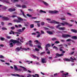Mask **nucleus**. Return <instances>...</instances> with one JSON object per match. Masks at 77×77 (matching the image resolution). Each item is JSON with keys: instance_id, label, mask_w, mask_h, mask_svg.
Instances as JSON below:
<instances>
[{"instance_id": "1", "label": "nucleus", "mask_w": 77, "mask_h": 77, "mask_svg": "<svg viewBox=\"0 0 77 77\" xmlns=\"http://www.w3.org/2000/svg\"><path fill=\"white\" fill-rule=\"evenodd\" d=\"M16 43H17L19 44H21L19 41L11 39L10 41L9 45L10 47H12L14 46V45L16 44Z\"/></svg>"}, {"instance_id": "2", "label": "nucleus", "mask_w": 77, "mask_h": 77, "mask_svg": "<svg viewBox=\"0 0 77 77\" xmlns=\"http://www.w3.org/2000/svg\"><path fill=\"white\" fill-rule=\"evenodd\" d=\"M17 18L18 20L15 19L14 20V21L16 23H21V21H23V19L21 17H17Z\"/></svg>"}, {"instance_id": "3", "label": "nucleus", "mask_w": 77, "mask_h": 77, "mask_svg": "<svg viewBox=\"0 0 77 77\" xmlns=\"http://www.w3.org/2000/svg\"><path fill=\"white\" fill-rule=\"evenodd\" d=\"M62 38H67L71 37V35L68 34H63L62 35Z\"/></svg>"}, {"instance_id": "4", "label": "nucleus", "mask_w": 77, "mask_h": 77, "mask_svg": "<svg viewBox=\"0 0 77 77\" xmlns=\"http://www.w3.org/2000/svg\"><path fill=\"white\" fill-rule=\"evenodd\" d=\"M48 23H51V24H53V23H54V24H59V22L55 21L54 20H53L52 21H51L50 22H48Z\"/></svg>"}, {"instance_id": "5", "label": "nucleus", "mask_w": 77, "mask_h": 77, "mask_svg": "<svg viewBox=\"0 0 77 77\" xmlns=\"http://www.w3.org/2000/svg\"><path fill=\"white\" fill-rule=\"evenodd\" d=\"M49 13L50 14H57V13H59V11H50Z\"/></svg>"}, {"instance_id": "6", "label": "nucleus", "mask_w": 77, "mask_h": 77, "mask_svg": "<svg viewBox=\"0 0 77 77\" xmlns=\"http://www.w3.org/2000/svg\"><path fill=\"white\" fill-rule=\"evenodd\" d=\"M14 68L16 70V71H18L19 72H20V71H22V70L21 69H18V68H17V67L15 65H14Z\"/></svg>"}, {"instance_id": "7", "label": "nucleus", "mask_w": 77, "mask_h": 77, "mask_svg": "<svg viewBox=\"0 0 77 77\" xmlns=\"http://www.w3.org/2000/svg\"><path fill=\"white\" fill-rule=\"evenodd\" d=\"M2 2H3L4 3H9V1L8 0H0Z\"/></svg>"}, {"instance_id": "8", "label": "nucleus", "mask_w": 77, "mask_h": 77, "mask_svg": "<svg viewBox=\"0 0 77 77\" xmlns=\"http://www.w3.org/2000/svg\"><path fill=\"white\" fill-rule=\"evenodd\" d=\"M63 54H56V56L55 57V58H57V56H58V57H61V56H63Z\"/></svg>"}, {"instance_id": "9", "label": "nucleus", "mask_w": 77, "mask_h": 77, "mask_svg": "<svg viewBox=\"0 0 77 77\" xmlns=\"http://www.w3.org/2000/svg\"><path fill=\"white\" fill-rule=\"evenodd\" d=\"M62 48H63V47L62 46L60 48V51H62V53H65V51H63V50H62Z\"/></svg>"}, {"instance_id": "10", "label": "nucleus", "mask_w": 77, "mask_h": 77, "mask_svg": "<svg viewBox=\"0 0 77 77\" xmlns=\"http://www.w3.org/2000/svg\"><path fill=\"white\" fill-rule=\"evenodd\" d=\"M47 62V60L44 58H42V63H44Z\"/></svg>"}, {"instance_id": "11", "label": "nucleus", "mask_w": 77, "mask_h": 77, "mask_svg": "<svg viewBox=\"0 0 77 77\" xmlns=\"http://www.w3.org/2000/svg\"><path fill=\"white\" fill-rule=\"evenodd\" d=\"M48 47H50V45L49 44H47L46 45V47H45L46 51H47V50H48Z\"/></svg>"}, {"instance_id": "12", "label": "nucleus", "mask_w": 77, "mask_h": 77, "mask_svg": "<svg viewBox=\"0 0 77 77\" xmlns=\"http://www.w3.org/2000/svg\"><path fill=\"white\" fill-rule=\"evenodd\" d=\"M2 19L3 20H5V21L9 20V19L6 17H2Z\"/></svg>"}, {"instance_id": "13", "label": "nucleus", "mask_w": 77, "mask_h": 77, "mask_svg": "<svg viewBox=\"0 0 77 77\" xmlns=\"http://www.w3.org/2000/svg\"><path fill=\"white\" fill-rule=\"evenodd\" d=\"M32 40H30L29 41V44L30 46V47H33V45L32 44Z\"/></svg>"}, {"instance_id": "14", "label": "nucleus", "mask_w": 77, "mask_h": 77, "mask_svg": "<svg viewBox=\"0 0 77 77\" xmlns=\"http://www.w3.org/2000/svg\"><path fill=\"white\" fill-rule=\"evenodd\" d=\"M18 41H20H20L21 42H23L24 41V39L23 38H21L20 39V38H18Z\"/></svg>"}, {"instance_id": "15", "label": "nucleus", "mask_w": 77, "mask_h": 77, "mask_svg": "<svg viewBox=\"0 0 77 77\" xmlns=\"http://www.w3.org/2000/svg\"><path fill=\"white\" fill-rule=\"evenodd\" d=\"M21 48H22V47H20V48H17L16 49V51H20L21 49Z\"/></svg>"}, {"instance_id": "16", "label": "nucleus", "mask_w": 77, "mask_h": 77, "mask_svg": "<svg viewBox=\"0 0 77 77\" xmlns=\"http://www.w3.org/2000/svg\"><path fill=\"white\" fill-rule=\"evenodd\" d=\"M64 24L65 25H67L68 26H72V25L69 24V23L66 22H64Z\"/></svg>"}, {"instance_id": "17", "label": "nucleus", "mask_w": 77, "mask_h": 77, "mask_svg": "<svg viewBox=\"0 0 77 77\" xmlns=\"http://www.w3.org/2000/svg\"><path fill=\"white\" fill-rule=\"evenodd\" d=\"M8 11L10 12H13V11H15V9L14 8H10L8 9Z\"/></svg>"}, {"instance_id": "18", "label": "nucleus", "mask_w": 77, "mask_h": 77, "mask_svg": "<svg viewBox=\"0 0 77 77\" xmlns=\"http://www.w3.org/2000/svg\"><path fill=\"white\" fill-rule=\"evenodd\" d=\"M20 67H21V68H23V71H27V69L25 67H23L22 66H20Z\"/></svg>"}, {"instance_id": "19", "label": "nucleus", "mask_w": 77, "mask_h": 77, "mask_svg": "<svg viewBox=\"0 0 77 77\" xmlns=\"http://www.w3.org/2000/svg\"><path fill=\"white\" fill-rule=\"evenodd\" d=\"M20 11L21 12H22L23 14V17H25V18H27V17H26V16L24 15V12L22 10H20Z\"/></svg>"}, {"instance_id": "20", "label": "nucleus", "mask_w": 77, "mask_h": 77, "mask_svg": "<svg viewBox=\"0 0 77 77\" xmlns=\"http://www.w3.org/2000/svg\"><path fill=\"white\" fill-rule=\"evenodd\" d=\"M59 30H65V28L64 27H60V28H59Z\"/></svg>"}, {"instance_id": "21", "label": "nucleus", "mask_w": 77, "mask_h": 77, "mask_svg": "<svg viewBox=\"0 0 77 77\" xmlns=\"http://www.w3.org/2000/svg\"><path fill=\"white\" fill-rule=\"evenodd\" d=\"M32 76L33 77H39V75L38 74H35V75H33Z\"/></svg>"}, {"instance_id": "22", "label": "nucleus", "mask_w": 77, "mask_h": 77, "mask_svg": "<svg viewBox=\"0 0 77 77\" xmlns=\"http://www.w3.org/2000/svg\"><path fill=\"white\" fill-rule=\"evenodd\" d=\"M34 42H35L36 43H37V44H39L40 45H41V44L40 43V42H39L38 40H35L34 41Z\"/></svg>"}, {"instance_id": "23", "label": "nucleus", "mask_w": 77, "mask_h": 77, "mask_svg": "<svg viewBox=\"0 0 77 77\" xmlns=\"http://www.w3.org/2000/svg\"><path fill=\"white\" fill-rule=\"evenodd\" d=\"M71 31H72V32H74V33H77V30H76L75 29H72L71 30Z\"/></svg>"}, {"instance_id": "24", "label": "nucleus", "mask_w": 77, "mask_h": 77, "mask_svg": "<svg viewBox=\"0 0 77 77\" xmlns=\"http://www.w3.org/2000/svg\"><path fill=\"white\" fill-rule=\"evenodd\" d=\"M47 33L49 35H53V32L51 31H48L47 32Z\"/></svg>"}, {"instance_id": "25", "label": "nucleus", "mask_w": 77, "mask_h": 77, "mask_svg": "<svg viewBox=\"0 0 77 77\" xmlns=\"http://www.w3.org/2000/svg\"><path fill=\"white\" fill-rule=\"evenodd\" d=\"M63 60L64 61H70V59L68 58H64Z\"/></svg>"}, {"instance_id": "26", "label": "nucleus", "mask_w": 77, "mask_h": 77, "mask_svg": "<svg viewBox=\"0 0 77 77\" xmlns=\"http://www.w3.org/2000/svg\"><path fill=\"white\" fill-rule=\"evenodd\" d=\"M43 3L45 5V6H48V4L46 2H43Z\"/></svg>"}, {"instance_id": "27", "label": "nucleus", "mask_w": 77, "mask_h": 77, "mask_svg": "<svg viewBox=\"0 0 77 77\" xmlns=\"http://www.w3.org/2000/svg\"><path fill=\"white\" fill-rule=\"evenodd\" d=\"M66 75H68V73H66V74H65L63 75V77H66Z\"/></svg>"}, {"instance_id": "28", "label": "nucleus", "mask_w": 77, "mask_h": 77, "mask_svg": "<svg viewBox=\"0 0 77 77\" xmlns=\"http://www.w3.org/2000/svg\"><path fill=\"white\" fill-rule=\"evenodd\" d=\"M70 59L71 60H76V58H74V57H70Z\"/></svg>"}, {"instance_id": "29", "label": "nucleus", "mask_w": 77, "mask_h": 77, "mask_svg": "<svg viewBox=\"0 0 77 77\" xmlns=\"http://www.w3.org/2000/svg\"><path fill=\"white\" fill-rule=\"evenodd\" d=\"M0 38V40H1V41H5V38H3L2 37H1Z\"/></svg>"}, {"instance_id": "30", "label": "nucleus", "mask_w": 77, "mask_h": 77, "mask_svg": "<svg viewBox=\"0 0 77 77\" xmlns=\"http://www.w3.org/2000/svg\"><path fill=\"white\" fill-rule=\"evenodd\" d=\"M13 35H14L15 33L16 34H20V32H12Z\"/></svg>"}, {"instance_id": "31", "label": "nucleus", "mask_w": 77, "mask_h": 77, "mask_svg": "<svg viewBox=\"0 0 77 77\" xmlns=\"http://www.w3.org/2000/svg\"><path fill=\"white\" fill-rule=\"evenodd\" d=\"M17 32H23V31H22V30L21 29H19L17 30Z\"/></svg>"}, {"instance_id": "32", "label": "nucleus", "mask_w": 77, "mask_h": 77, "mask_svg": "<svg viewBox=\"0 0 77 77\" xmlns=\"http://www.w3.org/2000/svg\"><path fill=\"white\" fill-rule=\"evenodd\" d=\"M72 38L73 39H77V37L76 36H73L72 37Z\"/></svg>"}, {"instance_id": "33", "label": "nucleus", "mask_w": 77, "mask_h": 77, "mask_svg": "<svg viewBox=\"0 0 77 77\" xmlns=\"http://www.w3.org/2000/svg\"><path fill=\"white\" fill-rule=\"evenodd\" d=\"M30 49L29 48H23V50H25V51H27V50H30Z\"/></svg>"}, {"instance_id": "34", "label": "nucleus", "mask_w": 77, "mask_h": 77, "mask_svg": "<svg viewBox=\"0 0 77 77\" xmlns=\"http://www.w3.org/2000/svg\"><path fill=\"white\" fill-rule=\"evenodd\" d=\"M57 74L56 73V74H54V75H52V77H57Z\"/></svg>"}, {"instance_id": "35", "label": "nucleus", "mask_w": 77, "mask_h": 77, "mask_svg": "<svg viewBox=\"0 0 77 77\" xmlns=\"http://www.w3.org/2000/svg\"><path fill=\"white\" fill-rule=\"evenodd\" d=\"M61 26V25L59 24L57 26H56V27L57 29H59V28H60L59 27H60V26Z\"/></svg>"}, {"instance_id": "36", "label": "nucleus", "mask_w": 77, "mask_h": 77, "mask_svg": "<svg viewBox=\"0 0 77 77\" xmlns=\"http://www.w3.org/2000/svg\"><path fill=\"white\" fill-rule=\"evenodd\" d=\"M52 41H56L57 40V38H54L52 39Z\"/></svg>"}, {"instance_id": "37", "label": "nucleus", "mask_w": 77, "mask_h": 77, "mask_svg": "<svg viewBox=\"0 0 77 77\" xmlns=\"http://www.w3.org/2000/svg\"><path fill=\"white\" fill-rule=\"evenodd\" d=\"M12 37L11 36H7L6 37V38H7V39H11V38Z\"/></svg>"}, {"instance_id": "38", "label": "nucleus", "mask_w": 77, "mask_h": 77, "mask_svg": "<svg viewBox=\"0 0 77 77\" xmlns=\"http://www.w3.org/2000/svg\"><path fill=\"white\" fill-rule=\"evenodd\" d=\"M41 26H44L45 24V23L44 22H41Z\"/></svg>"}, {"instance_id": "39", "label": "nucleus", "mask_w": 77, "mask_h": 77, "mask_svg": "<svg viewBox=\"0 0 77 77\" xmlns=\"http://www.w3.org/2000/svg\"><path fill=\"white\" fill-rule=\"evenodd\" d=\"M53 48H55V49H56V50H58V48L57 47L55 46H54L53 47Z\"/></svg>"}, {"instance_id": "40", "label": "nucleus", "mask_w": 77, "mask_h": 77, "mask_svg": "<svg viewBox=\"0 0 77 77\" xmlns=\"http://www.w3.org/2000/svg\"><path fill=\"white\" fill-rule=\"evenodd\" d=\"M16 6L17 7H18L19 8H21V6L20 5H16Z\"/></svg>"}, {"instance_id": "41", "label": "nucleus", "mask_w": 77, "mask_h": 77, "mask_svg": "<svg viewBox=\"0 0 77 77\" xmlns=\"http://www.w3.org/2000/svg\"><path fill=\"white\" fill-rule=\"evenodd\" d=\"M2 29L3 30H7V28H6L5 27H3L2 28Z\"/></svg>"}, {"instance_id": "42", "label": "nucleus", "mask_w": 77, "mask_h": 77, "mask_svg": "<svg viewBox=\"0 0 77 77\" xmlns=\"http://www.w3.org/2000/svg\"><path fill=\"white\" fill-rule=\"evenodd\" d=\"M30 28H33L34 27V25H30Z\"/></svg>"}, {"instance_id": "43", "label": "nucleus", "mask_w": 77, "mask_h": 77, "mask_svg": "<svg viewBox=\"0 0 77 77\" xmlns=\"http://www.w3.org/2000/svg\"><path fill=\"white\" fill-rule=\"evenodd\" d=\"M37 47L38 48H41L42 49V48H41V46L40 45H37Z\"/></svg>"}, {"instance_id": "44", "label": "nucleus", "mask_w": 77, "mask_h": 77, "mask_svg": "<svg viewBox=\"0 0 77 77\" xmlns=\"http://www.w3.org/2000/svg\"><path fill=\"white\" fill-rule=\"evenodd\" d=\"M32 75L30 74H28L26 77H31Z\"/></svg>"}, {"instance_id": "45", "label": "nucleus", "mask_w": 77, "mask_h": 77, "mask_svg": "<svg viewBox=\"0 0 77 77\" xmlns=\"http://www.w3.org/2000/svg\"><path fill=\"white\" fill-rule=\"evenodd\" d=\"M0 58L1 59H3L4 58V57L2 55H0Z\"/></svg>"}, {"instance_id": "46", "label": "nucleus", "mask_w": 77, "mask_h": 77, "mask_svg": "<svg viewBox=\"0 0 77 77\" xmlns=\"http://www.w3.org/2000/svg\"><path fill=\"white\" fill-rule=\"evenodd\" d=\"M40 11V12L41 13H46V12L45 11H43L42 10H41Z\"/></svg>"}, {"instance_id": "47", "label": "nucleus", "mask_w": 77, "mask_h": 77, "mask_svg": "<svg viewBox=\"0 0 77 77\" xmlns=\"http://www.w3.org/2000/svg\"><path fill=\"white\" fill-rule=\"evenodd\" d=\"M32 56L34 59H36V56L34 55H32Z\"/></svg>"}, {"instance_id": "48", "label": "nucleus", "mask_w": 77, "mask_h": 77, "mask_svg": "<svg viewBox=\"0 0 77 77\" xmlns=\"http://www.w3.org/2000/svg\"><path fill=\"white\" fill-rule=\"evenodd\" d=\"M26 15L27 17H32V15L29 14H27Z\"/></svg>"}, {"instance_id": "49", "label": "nucleus", "mask_w": 77, "mask_h": 77, "mask_svg": "<svg viewBox=\"0 0 77 77\" xmlns=\"http://www.w3.org/2000/svg\"><path fill=\"white\" fill-rule=\"evenodd\" d=\"M71 41V39H68L67 40H66V41H67V42H68L69 41Z\"/></svg>"}, {"instance_id": "50", "label": "nucleus", "mask_w": 77, "mask_h": 77, "mask_svg": "<svg viewBox=\"0 0 77 77\" xmlns=\"http://www.w3.org/2000/svg\"><path fill=\"white\" fill-rule=\"evenodd\" d=\"M55 44H59V43H60V42H59V41H57L55 42Z\"/></svg>"}, {"instance_id": "51", "label": "nucleus", "mask_w": 77, "mask_h": 77, "mask_svg": "<svg viewBox=\"0 0 77 77\" xmlns=\"http://www.w3.org/2000/svg\"><path fill=\"white\" fill-rule=\"evenodd\" d=\"M35 51H39V49H38L37 48H35Z\"/></svg>"}, {"instance_id": "52", "label": "nucleus", "mask_w": 77, "mask_h": 77, "mask_svg": "<svg viewBox=\"0 0 77 77\" xmlns=\"http://www.w3.org/2000/svg\"><path fill=\"white\" fill-rule=\"evenodd\" d=\"M59 24H60L62 25V26H65V23H59Z\"/></svg>"}, {"instance_id": "53", "label": "nucleus", "mask_w": 77, "mask_h": 77, "mask_svg": "<svg viewBox=\"0 0 77 77\" xmlns=\"http://www.w3.org/2000/svg\"><path fill=\"white\" fill-rule=\"evenodd\" d=\"M43 28L45 30H48V28L47 27H43Z\"/></svg>"}, {"instance_id": "54", "label": "nucleus", "mask_w": 77, "mask_h": 77, "mask_svg": "<svg viewBox=\"0 0 77 77\" xmlns=\"http://www.w3.org/2000/svg\"><path fill=\"white\" fill-rule=\"evenodd\" d=\"M25 29L26 28H25V27L23 28L22 30V32H23V31H24V30H25Z\"/></svg>"}, {"instance_id": "55", "label": "nucleus", "mask_w": 77, "mask_h": 77, "mask_svg": "<svg viewBox=\"0 0 77 77\" xmlns=\"http://www.w3.org/2000/svg\"><path fill=\"white\" fill-rule=\"evenodd\" d=\"M41 32L42 34H44V32L43 30H41Z\"/></svg>"}, {"instance_id": "56", "label": "nucleus", "mask_w": 77, "mask_h": 77, "mask_svg": "<svg viewBox=\"0 0 77 77\" xmlns=\"http://www.w3.org/2000/svg\"><path fill=\"white\" fill-rule=\"evenodd\" d=\"M22 8H26V5H23L22 6Z\"/></svg>"}, {"instance_id": "57", "label": "nucleus", "mask_w": 77, "mask_h": 77, "mask_svg": "<svg viewBox=\"0 0 77 77\" xmlns=\"http://www.w3.org/2000/svg\"><path fill=\"white\" fill-rule=\"evenodd\" d=\"M40 36H41L40 34H38L37 35L36 37L37 38H39V37H40Z\"/></svg>"}, {"instance_id": "58", "label": "nucleus", "mask_w": 77, "mask_h": 77, "mask_svg": "<svg viewBox=\"0 0 77 77\" xmlns=\"http://www.w3.org/2000/svg\"><path fill=\"white\" fill-rule=\"evenodd\" d=\"M37 26L38 27H40V26H41V25L40 24V23H38L37 24Z\"/></svg>"}, {"instance_id": "59", "label": "nucleus", "mask_w": 77, "mask_h": 77, "mask_svg": "<svg viewBox=\"0 0 77 77\" xmlns=\"http://www.w3.org/2000/svg\"><path fill=\"white\" fill-rule=\"evenodd\" d=\"M45 52H43L40 54L41 55H42V54H45Z\"/></svg>"}, {"instance_id": "60", "label": "nucleus", "mask_w": 77, "mask_h": 77, "mask_svg": "<svg viewBox=\"0 0 77 77\" xmlns=\"http://www.w3.org/2000/svg\"><path fill=\"white\" fill-rule=\"evenodd\" d=\"M46 20H47V21H51V19L49 18H47Z\"/></svg>"}, {"instance_id": "61", "label": "nucleus", "mask_w": 77, "mask_h": 77, "mask_svg": "<svg viewBox=\"0 0 77 77\" xmlns=\"http://www.w3.org/2000/svg\"><path fill=\"white\" fill-rule=\"evenodd\" d=\"M11 29L12 30H14V29H15V27H12L11 28Z\"/></svg>"}, {"instance_id": "62", "label": "nucleus", "mask_w": 77, "mask_h": 77, "mask_svg": "<svg viewBox=\"0 0 77 77\" xmlns=\"http://www.w3.org/2000/svg\"><path fill=\"white\" fill-rule=\"evenodd\" d=\"M61 20H66V19L64 18H61Z\"/></svg>"}, {"instance_id": "63", "label": "nucleus", "mask_w": 77, "mask_h": 77, "mask_svg": "<svg viewBox=\"0 0 77 77\" xmlns=\"http://www.w3.org/2000/svg\"><path fill=\"white\" fill-rule=\"evenodd\" d=\"M8 25H10L11 26H12V24L11 23H8Z\"/></svg>"}, {"instance_id": "64", "label": "nucleus", "mask_w": 77, "mask_h": 77, "mask_svg": "<svg viewBox=\"0 0 77 77\" xmlns=\"http://www.w3.org/2000/svg\"><path fill=\"white\" fill-rule=\"evenodd\" d=\"M1 25H2V26H3V25H4V23L2 22H1Z\"/></svg>"}]
</instances>
